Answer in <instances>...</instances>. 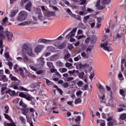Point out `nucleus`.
Instances as JSON below:
<instances>
[{"label": "nucleus", "mask_w": 126, "mask_h": 126, "mask_svg": "<svg viewBox=\"0 0 126 126\" xmlns=\"http://www.w3.org/2000/svg\"><path fill=\"white\" fill-rule=\"evenodd\" d=\"M22 52L27 54L29 56L31 57L33 55L32 53V48L26 44H24L22 47Z\"/></svg>", "instance_id": "1"}, {"label": "nucleus", "mask_w": 126, "mask_h": 126, "mask_svg": "<svg viewBox=\"0 0 126 126\" xmlns=\"http://www.w3.org/2000/svg\"><path fill=\"white\" fill-rule=\"evenodd\" d=\"M45 65V61L43 57H40L37 59V64L36 65L38 69H42Z\"/></svg>", "instance_id": "2"}, {"label": "nucleus", "mask_w": 126, "mask_h": 126, "mask_svg": "<svg viewBox=\"0 0 126 126\" xmlns=\"http://www.w3.org/2000/svg\"><path fill=\"white\" fill-rule=\"evenodd\" d=\"M27 16H28V13L27 12L22 11L19 13V15L17 20L20 21H23V20H25V19L27 18Z\"/></svg>", "instance_id": "3"}, {"label": "nucleus", "mask_w": 126, "mask_h": 126, "mask_svg": "<svg viewBox=\"0 0 126 126\" xmlns=\"http://www.w3.org/2000/svg\"><path fill=\"white\" fill-rule=\"evenodd\" d=\"M19 96L26 99L28 101H32L33 99V97L31 96L30 94H25L22 92L19 93Z\"/></svg>", "instance_id": "4"}, {"label": "nucleus", "mask_w": 126, "mask_h": 126, "mask_svg": "<svg viewBox=\"0 0 126 126\" xmlns=\"http://www.w3.org/2000/svg\"><path fill=\"white\" fill-rule=\"evenodd\" d=\"M4 33L7 38V40L9 42H11L12 41V38H13V33L12 32H9L8 30H6Z\"/></svg>", "instance_id": "5"}, {"label": "nucleus", "mask_w": 126, "mask_h": 126, "mask_svg": "<svg viewBox=\"0 0 126 126\" xmlns=\"http://www.w3.org/2000/svg\"><path fill=\"white\" fill-rule=\"evenodd\" d=\"M100 47L103 48L105 51H107V52H111L112 51V47L108 45V43L101 44Z\"/></svg>", "instance_id": "6"}, {"label": "nucleus", "mask_w": 126, "mask_h": 126, "mask_svg": "<svg viewBox=\"0 0 126 126\" xmlns=\"http://www.w3.org/2000/svg\"><path fill=\"white\" fill-rule=\"evenodd\" d=\"M74 65H76V67L77 69H79V68H83V67H89V64H83L81 63H76L74 64Z\"/></svg>", "instance_id": "7"}, {"label": "nucleus", "mask_w": 126, "mask_h": 126, "mask_svg": "<svg viewBox=\"0 0 126 126\" xmlns=\"http://www.w3.org/2000/svg\"><path fill=\"white\" fill-rule=\"evenodd\" d=\"M76 31H77V28H75L73 29V30L66 36V38L69 39L70 37H74L75 33H75Z\"/></svg>", "instance_id": "8"}, {"label": "nucleus", "mask_w": 126, "mask_h": 126, "mask_svg": "<svg viewBox=\"0 0 126 126\" xmlns=\"http://www.w3.org/2000/svg\"><path fill=\"white\" fill-rule=\"evenodd\" d=\"M43 49H44V45H39L35 48L34 52L39 54V53L42 52Z\"/></svg>", "instance_id": "9"}, {"label": "nucleus", "mask_w": 126, "mask_h": 126, "mask_svg": "<svg viewBox=\"0 0 126 126\" xmlns=\"http://www.w3.org/2000/svg\"><path fill=\"white\" fill-rule=\"evenodd\" d=\"M96 7H97L98 9L100 10V9H104V8H105L106 6H105V4L101 5L100 4V0H98L97 1V3L96 4Z\"/></svg>", "instance_id": "10"}, {"label": "nucleus", "mask_w": 126, "mask_h": 126, "mask_svg": "<svg viewBox=\"0 0 126 126\" xmlns=\"http://www.w3.org/2000/svg\"><path fill=\"white\" fill-rule=\"evenodd\" d=\"M10 13L11 14L10 16L12 18L13 17H14V16H15L16 14H17V13H18V9H13L11 11Z\"/></svg>", "instance_id": "11"}, {"label": "nucleus", "mask_w": 126, "mask_h": 126, "mask_svg": "<svg viewBox=\"0 0 126 126\" xmlns=\"http://www.w3.org/2000/svg\"><path fill=\"white\" fill-rule=\"evenodd\" d=\"M32 6V3L31 2H28L26 3V5L25 6V8L28 11H31V7Z\"/></svg>", "instance_id": "12"}, {"label": "nucleus", "mask_w": 126, "mask_h": 126, "mask_svg": "<svg viewBox=\"0 0 126 126\" xmlns=\"http://www.w3.org/2000/svg\"><path fill=\"white\" fill-rule=\"evenodd\" d=\"M3 82H7L8 81V78L6 77V75H0V81H2Z\"/></svg>", "instance_id": "13"}, {"label": "nucleus", "mask_w": 126, "mask_h": 126, "mask_svg": "<svg viewBox=\"0 0 126 126\" xmlns=\"http://www.w3.org/2000/svg\"><path fill=\"white\" fill-rule=\"evenodd\" d=\"M9 78L12 80V81H17L15 82H20V80H18L16 77L14 76L12 74H9Z\"/></svg>", "instance_id": "14"}, {"label": "nucleus", "mask_w": 126, "mask_h": 126, "mask_svg": "<svg viewBox=\"0 0 126 126\" xmlns=\"http://www.w3.org/2000/svg\"><path fill=\"white\" fill-rule=\"evenodd\" d=\"M5 93L6 94H9L10 96H14V95L16 94V93L14 91H11L10 89L6 90Z\"/></svg>", "instance_id": "15"}, {"label": "nucleus", "mask_w": 126, "mask_h": 126, "mask_svg": "<svg viewBox=\"0 0 126 126\" xmlns=\"http://www.w3.org/2000/svg\"><path fill=\"white\" fill-rule=\"evenodd\" d=\"M52 40L49 39H46L44 38H40L38 40V43H43V44H46V43H50Z\"/></svg>", "instance_id": "16"}, {"label": "nucleus", "mask_w": 126, "mask_h": 126, "mask_svg": "<svg viewBox=\"0 0 126 126\" xmlns=\"http://www.w3.org/2000/svg\"><path fill=\"white\" fill-rule=\"evenodd\" d=\"M56 47H58V49L60 50H63V49H64L66 46V43L65 42H63L61 44L59 45H55Z\"/></svg>", "instance_id": "17"}, {"label": "nucleus", "mask_w": 126, "mask_h": 126, "mask_svg": "<svg viewBox=\"0 0 126 126\" xmlns=\"http://www.w3.org/2000/svg\"><path fill=\"white\" fill-rule=\"evenodd\" d=\"M54 14H55V12L46 11L45 13V16H46L47 17H51L53 16Z\"/></svg>", "instance_id": "18"}, {"label": "nucleus", "mask_w": 126, "mask_h": 126, "mask_svg": "<svg viewBox=\"0 0 126 126\" xmlns=\"http://www.w3.org/2000/svg\"><path fill=\"white\" fill-rule=\"evenodd\" d=\"M20 84V82H15L12 87L16 90H20V88L18 87Z\"/></svg>", "instance_id": "19"}, {"label": "nucleus", "mask_w": 126, "mask_h": 126, "mask_svg": "<svg viewBox=\"0 0 126 126\" xmlns=\"http://www.w3.org/2000/svg\"><path fill=\"white\" fill-rule=\"evenodd\" d=\"M107 125L108 126H117V122L115 120H112V121H110L107 123Z\"/></svg>", "instance_id": "20"}, {"label": "nucleus", "mask_w": 126, "mask_h": 126, "mask_svg": "<svg viewBox=\"0 0 126 126\" xmlns=\"http://www.w3.org/2000/svg\"><path fill=\"white\" fill-rule=\"evenodd\" d=\"M54 88H56L57 91H58V92H59L60 94V95H63V90H62L61 88H59V87L56 85H54Z\"/></svg>", "instance_id": "21"}, {"label": "nucleus", "mask_w": 126, "mask_h": 126, "mask_svg": "<svg viewBox=\"0 0 126 126\" xmlns=\"http://www.w3.org/2000/svg\"><path fill=\"white\" fill-rule=\"evenodd\" d=\"M12 123H6V122H4V125L5 126H16L15 123L13 122V121L12 120Z\"/></svg>", "instance_id": "22"}, {"label": "nucleus", "mask_w": 126, "mask_h": 126, "mask_svg": "<svg viewBox=\"0 0 126 126\" xmlns=\"http://www.w3.org/2000/svg\"><path fill=\"white\" fill-rule=\"evenodd\" d=\"M125 91L123 90H120V94L123 96V99H125L126 100V94H125Z\"/></svg>", "instance_id": "23"}, {"label": "nucleus", "mask_w": 126, "mask_h": 126, "mask_svg": "<svg viewBox=\"0 0 126 126\" xmlns=\"http://www.w3.org/2000/svg\"><path fill=\"white\" fill-rule=\"evenodd\" d=\"M111 2V0H102L101 4H108Z\"/></svg>", "instance_id": "24"}, {"label": "nucleus", "mask_w": 126, "mask_h": 126, "mask_svg": "<svg viewBox=\"0 0 126 126\" xmlns=\"http://www.w3.org/2000/svg\"><path fill=\"white\" fill-rule=\"evenodd\" d=\"M18 25L20 26H24L25 25H30V23L28 22H23L21 23L20 24H19Z\"/></svg>", "instance_id": "25"}, {"label": "nucleus", "mask_w": 126, "mask_h": 126, "mask_svg": "<svg viewBox=\"0 0 126 126\" xmlns=\"http://www.w3.org/2000/svg\"><path fill=\"white\" fill-rule=\"evenodd\" d=\"M91 41L92 44H95L96 43V36L93 35Z\"/></svg>", "instance_id": "26"}, {"label": "nucleus", "mask_w": 126, "mask_h": 126, "mask_svg": "<svg viewBox=\"0 0 126 126\" xmlns=\"http://www.w3.org/2000/svg\"><path fill=\"white\" fill-rule=\"evenodd\" d=\"M6 90H8V89H6V87H1V93L2 95L4 94V93H5V91H6Z\"/></svg>", "instance_id": "27"}, {"label": "nucleus", "mask_w": 126, "mask_h": 126, "mask_svg": "<svg viewBox=\"0 0 126 126\" xmlns=\"http://www.w3.org/2000/svg\"><path fill=\"white\" fill-rule=\"evenodd\" d=\"M3 34H4V32L2 31L0 32V40H3L4 38H5V35H4Z\"/></svg>", "instance_id": "28"}, {"label": "nucleus", "mask_w": 126, "mask_h": 126, "mask_svg": "<svg viewBox=\"0 0 126 126\" xmlns=\"http://www.w3.org/2000/svg\"><path fill=\"white\" fill-rule=\"evenodd\" d=\"M82 100H81V98L80 97H79L78 98H76L75 100L74 103L76 104V105H77V104H79V103H81Z\"/></svg>", "instance_id": "29"}, {"label": "nucleus", "mask_w": 126, "mask_h": 126, "mask_svg": "<svg viewBox=\"0 0 126 126\" xmlns=\"http://www.w3.org/2000/svg\"><path fill=\"white\" fill-rule=\"evenodd\" d=\"M22 57H23V60L25 62H27V61H28V60H29L28 57H27V55H26V54H25V53H23L22 55Z\"/></svg>", "instance_id": "30"}, {"label": "nucleus", "mask_w": 126, "mask_h": 126, "mask_svg": "<svg viewBox=\"0 0 126 126\" xmlns=\"http://www.w3.org/2000/svg\"><path fill=\"white\" fill-rule=\"evenodd\" d=\"M85 75V73H84V72L80 73L79 74V78H81V79H84V75Z\"/></svg>", "instance_id": "31"}, {"label": "nucleus", "mask_w": 126, "mask_h": 126, "mask_svg": "<svg viewBox=\"0 0 126 126\" xmlns=\"http://www.w3.org/2000/svg\"><path fill=\"white\" fill-rule=\"evenodd\" d=\"M28 113H29V109L25 108V109H23V115H25V116H26V115H27Z\"/></svg>", "instance_id": "32"}, {"label": "nucleus", "mask_w": 126, "mask_h": 126, "mask_svg": "<svg viewBox=\"0 0 126 126\" xmlns=\"http://www.w3.org/2000/svg\"><path fill=\"white\" fill-rule=\"evenodd\" d=\"M41 11V9L39 8H37L36 9L35 13H36V14H38L39 15H41V14H42V12Z\"/></svg>", "instance_id": "33"}, {"label": "nucleus", "mask_w": 126, "mask_h": 126, "mask_svg": "<svg viewBox=\"0 0 126 126\" xmlns=\"http://www.w3.org/2000/svg\"><path fill=\"white\" fill-rule=\"evenodd\" d=\"M120 119L122 120H125L126 119V114L123 113L120 116Z\"/></svg>", "instance_id": "34"}, {"label": "nucleus", "mask_w": 126, "mask_h": 126, "mask_svg": "<svg viewBox=\"0 0 126 126\" xmlns=\"http://www.w3.org/2000/svg\"><path fill=\"white\" fill-rule=\"evenodd\" d=\"M47 50L50 52H53V51H55V47L52 46H50L47 48Z\"/></svg>", "instance_id": "35"}, {"label": "nucleus", "mask_w": 126, "mask_h": 126, "mask_svg": "<svg viewBox=\"0 0 126 126\" xmlns=\"http://www.w3.org/2000/svg\"><path fill=\"white\" fill-rule=\"evenodd\" d=\"M38 19L42 21V20H45V17L42 16V14L41 15H38Z\"/></svg>", "instance_id": "36"}, {"label": "nucleus", "mask_w": 126, "mask_h": 126, "mask_svg": "<svg viewBox=\"0 0 126 126\" xmlns=\"http://www.w3.org/2000/svg\"><path fill=\"white\" fill-rule=\"evenodd\" d=\"M79 28H81L82 29H85V28H86L85 25H83V23H80L79 24Z\"/></svg>", "instance_id": "37"}, {"label": "nucleus", "mask_w": 126, "mask_h": 126, "mask_svg": "<svg viewBox=\"0 0 126 126\" xmlns=\"http://www.w3.org/2000/svg\"><path fill=\"white\" fill-rule=\"evenodd\" d=\"M46 80V82L47 84V85H52L53 84V82H52L51 81H50L49 79L44 78Z\"/></svg>", "instance_id": "38"}, {"label": "nucleus", "mask_w": 126, "mask_h": 126, "mask_svg": "<svg viewBox=\"0 0 126 126\" xmlns=\"http://www.w3.org/2000/svg\"><path fill=\"white\" fill-rule=\"evenodd\" d=\"M4 116H5V119L7 120H8V121H12L11 118H10V116L6 114H4Z\"/></svg>", "instance_id": "39"}, {"label": "nucleus", "mask_w": 126, "mask_h": 126, "mask_svg": "<svg viewBox=\"0 0 126 126\" xmlns=\"http://www.w3.org/2000/svg\"><path fill=\"white\" fill-rule=\"evenodd\" d=\"M47 65L49 67V68H51L52 66H54V65L53 64V63L52 62H47Z\"/></svg>", "instance_id": "40"}, {"label": "nucleus", "mask_w": 126, "mask_h": 126, "mask_svg": "<svg viewBox=\"0 0 126 126\" xmlns=\"http://www.w3.org/2000/svg\"><path fill=\"white\" fill-rule=\"evenodd\" d=\"M29 0H22L21 1V5L23 6L25 4V3H27V1H28Z\"/></svg>", "instance_id": "41"}, {"label": "nucleus", "mask_w": 126, "mask_h": 126, "mask_svg": "<svg viewBox=\"0 0 126 126\" xmlns=\"http://www.w3.org/2000/svg\"><path fill=\"white\" fill-rule=\"evenodd\" d=\"M8 18L7 17H5L2 20V26H4V24H5V22L7 21Z\"/></svg>", "instance_id": "42"}, {"label": "nucleus", "mask_w": 126, "mask_h": 126, "mask_svg": "<svg viewBox=\"0 0 126 126\" xmlns=\"http://www.w3.org/2000/svg\"><path fill=\"white\" fill-rule=\"evenodd\" d=\"M20 121H21V122H22V123H23L24 124H26V120H25L24 118V117H22V116H21V117H20Z\"/></svg>", "instance_id": "43"}, {"label": "nucleus", "mask_w": 126, "mask_h": 126, "mask_svg": "<svg viewBox=\"0 0 126 126\" xmlns=\"http://www.w3.org/2000/svg\"><path fill=\"white\" fill-rule=\"evenodd\" d=\"M90 16L89 15H88V16H85L84 18V22H87V20H88V19H89Z\"/></svg>", "instance_id": "44"}, {"label": "nucleus", "mask_w": 126, "mask_h": 126, "mask_svg": "<svg viewBox=\"0 0 126 126\" xmlns=\"http://www.w3.org/2000/svg\"><path fill=\"white\" fill-rule=\"evenodd\" d=\"M65 65H66V67H70L72 66V63L67 62L65 63Z\"/></svg>", "instance_id": "45"}, {"label": "nucleus", "mask_w": 126, "mask_h": 126, "mask_svg": "<svg viewBox=\"0 0 126 126\" xmlns=\"http://www.w3.org/2000/svg\"><path fill=\"white\" fill-rule=\"evenodd\" d=\"M4 109H5V113L6 114H8V110H9V107L7 105L5 106Z\"/></svg>", "instance_id": "46"}, {"label": "nucleus", "mask_w": 126, "mask_h": 126, "mask_svg": "<svg viewBox=\"0 0 126 126\" xmlns=\"http://www.w3.org/2000/svg\"><path fill=\"white\" fill-rule=\"evenodd\" d=\"M80 118H81V117H80V116H79L77 117L75 119V123H76V124H79L77 122H79L80 121Z\"/></svg>", "instance_id": "47"}, {"label": "nucleus", "mask_w": 126, "mask_h": 126, "mask_svg": "<svg viewBox=\"0 0 126 126\" xmlns=\"http://www.w3.org/2000/svg\"><path fill=\"white\" fill-rule=\"evenodd\" d=\"M93 47H94V46L91 45L89 47H88L87 49V52H91V51H92V48H93Z\"/></svg>", "instance_id": "48"}, {"label": "nucleus", "mask_w": 126, "mask_h": 126, "mask_svg": "<svg viewBox=\"0 0 126 126\" xmlns=\"http://www.w3.org/2000/svg\"><path fill=\"white\" fill-rule=\"evenodd\" d=\"M32 18L33 19V23L34 24H38V21H37V18L35 16H33Z\"/></svg>", "instance_id": "49"}, {"label": "nucleus", "mask_w": 126, "mask_h": 126, "mask_svg": "<svg viewBox=\"0 0 126 126\" xmlns=\"http://www.w3.org/2000/svg\"><path fill=\"white\" fill-rule=\"evenodd\" d=\"M98 87H99L100 91H101V92H102V93H104V87H103V86H102L101 84H100L98 86Z\"/></svg>", "instance_id": "50"}, {"label": "nucleus", "mask_w": 126, "mask_h": 126, "mask_svg": "<svg viewBox=\"0 0 126 126\" xmlns=\"http://www.w3.org/2000/svg\"><path fill=\"white\" fill-rule=\"evenodd\" d=\"M56 64L57 66H60V67H62V66H63V63L61 62H57Z\"/></svg>", "instance_id": "51"}, {"label": "nucleus", "mask_w": 126, "mask_h": 126, "mask_svg": "<svg viewBox=\"0 0 126 126\" xmlns=\"http://www.w3.org/2000/svg\"><path fill=\"white\" fill-rule=\"evenodd\" d=\"M81 2L80 3V4L81 5H83L84 4H85L86 3V0H80Z\"/></svg>", "instance_id": "52"}, {"label": "nucleus", "mask_w": 126, "mask_h": 126, "mask_svg": "<svg viewBox=\"0 0 126 126\" xmlns=\"http://www.w3.org/2000/svg\"><path fill=\"white\" fill-rule=\"evenodd\" d=\"M77 85L79 86V87L80 86H81L82 85H83V82L81 81H79L77 83Z\"/></svg>", "instance_id": "53"}, {"label": "nucleus", "mask_w": 126, "mask_h": 126, "mask_svg": "<svg viewBox=\"0 0 126 126\" xmlns=\"http://www.w3.org/2000/svg\"><path fill=\"white\" fill-rule=\"evenodd\" d=\"M70 30H71V28H69L68 29H67L62 34L63 36H64V35H65V34H66L67 33V32H69V31H70Z\"/></svg>", "instance_id": "54"}, {"label": "nucleus", "mask_w": 126, "mask_h": 126, "mask_svg": "<svg viewBox=\"0 0 126 126\" xmlns=\"http://www.w3.org/2000/svg\"><path fill=\"white\" fill-rule=\"evenodd\" d=\"M20 90H22V91H26L27 92H28V90L27 89H25V88L23 87H20Z\"/></svg>", "instance_id": "55"}, {"label": "nucleus", "mask_w": 126, "mask_h": 126, "mask_svg": "<svg viewBox=\"0 0 126 126\" xmlns=\"http://www.w3.org/2000/svg\"><path fill=\"white\" fill-rule=\"evenodd\" d=\"M57 0H50V4H56Z\"/></svg>", "instance_id": "56"}, {"label": "nucleus", "mask_w": 126, "mask_h": 126, "mask_svg": "<svg viewBox=\"0 0 126 126\" xmlns=\"http://www.w3.org/2000/svg\"><path fill=\"white\" fill-rule=\"evenodd\" d=\"M73 48H74L73 45H72V44L68 45V49H69V50H72Z\"/></svg>", "instance_id": "57"}, {"label": "nucleus", "mask_w": 126, "mask_h": 126, "mask_svg": "<svg viewBox=\"0 0 126 126\" xmlns=\"http://www.w3.org/2000/svg\"><path fill=\"white\" fill-rule=\"evenodd\" d=\"M81 55L82 57H83V58H84V59H86L87 55L85 52H82Z\"/></svg>", "instance_id": "58"}, {"label": "nucleus", "mask_w": 126, "mask_h": 126, "mask_svg": "<svg viewBox=\"0 0 126 126\" xmlns=\"http://www.w3.org/2000/svg\"><path fill=\"white\" fill-rule=\"evenodd\" d=\"M42 1L47 3L48 4H50V0H42Z\"/></svg>", "instance_id": "59"}, {"label": "nucleus", "mask_w": 126, "mask_h": 126, "mask_svg": "<svg viewBox=\"0 0 126 126\" xmlns=\"http://www.w3.org/2000/svg\"><path fill=\"white\" fill-rule=\"evenodd\" d=\"M76 94L77 96H80V95H81V94H82V92L81 91H78L76 92Z\"/></svg>", "instance_id": "60"}, {"label": "nucleus", "mask_w": 126, "mask_h": 126, "mask_svg": "<svg viewBox=\"0 0 126 126\" xmlns=\"http://www.w3.org/2000/svg\"><path fill=\"white\" fill-rule=\"evenodd\" d=\"M41 8L42 11H43V12H46L47 11V9H46V8H45V6H41Z\"/></svg>", "instance_id": "61"}, {"label": "nucleus", "mask_w": 126, "mask_h": 126, "mask_svg": "<svg viewBox=\"0 0 126 126\" xmlns=\"http://www.w3.org/2000/svg\"><path fill=\"white\" fill-rule=\"evenodd\" d=\"M0 49H3V45L2 44V40L0 39Z\"/></svg>", "instance_id": "62"}, {"label": "nucleus", "mask_w": 126, "mask_h": 126, "mask_svg": "<svg viewBox=\"0 0 126 126\" xmlns=\"http://www.w3.org/2000/svg\"><path fill=\"white\" fill-rule=\"evenodd\" d=\"M42 73H43V70H39L36 72V74L38 75L42 74Z\"/></svg>", "instance_id": "63"}, {"label": "nucleus", "mask_w": 126, "mask_h": 126, "mask_svg": "<svg viewBox=\"0 0 126 126\" xmlns=\"http://www.w3.org/2000/svg\"><path fill=\"white\" fill-rule=\"evenodd\" d=\"M68 83H65L64 84H63V87L64 88H66V87H68Z\"/></svg>", "instance_id": "64"}]
</instances>
